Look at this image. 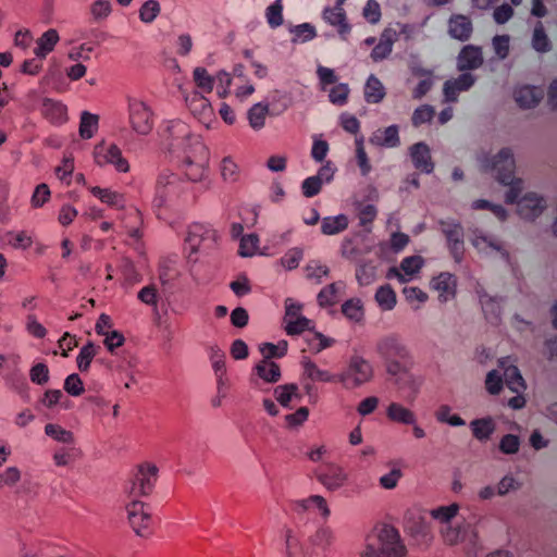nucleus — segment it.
Instances as JSON below:
<instances>
[{"mask_svg": "<svg viewBox=\"0 0 557 557\" xmlns=\"http://www.w3.org/2000/svg\"><path fill=\"white\" fill-rule=\"evenodd\" d=\"M410 157L416 169L430 174L434 170V164L431 160L430 148L424 143H417L410 148Z\"/></svg>", "mask_w": 557, "mask_h": 557, "instance_id": "nucleus-21", "label": "nucleus"}, {"mask_svg": "<svg viewBox=\"0 0 557 557\" xmlns=\"http://www.w3.org/2000/svg\"><path fill=\"white\" fill-rule=\"evenodd\" d=\"M322 17L327 24L337 28V33L343 40H347V36L351 32V25L347 22L343 5L335 4L333 8H325Z\"/></svg>", "mask_w": 557, "mask_h": 557, "instance_id": "nucleus-14", "label": "nucleus"}, {"mask_svg": "<svg viewBox=\"0 0 557 557\" xmlns=\"http://www.w3.org/2000/svg\"><path fill=\"white\" fill-rule=\"evenodd\" d=\"M317 478L329 491H336L344 485L347 480V474L342 467L327 463L324 469L317 474Z\"/></svg>", "mask_w": 557, "mask_h": 557, "instance_id": "nucleus-15", "label": "nucleus"}, {"mask_svg": "<svg viewBox=\"0 0 557 557\" xmlns=\"http://www.w3.org/2000/svg\"><path fill=\"white\" fill-rule=\"evenodd\" d=\"M336 535L333 529L326 524L318 527L315 532L309 537V543L323 553H326L329 548L335 543Z\"/></svg>", "mask_w": 557, "mask_h": 557, "instance_id": "nucleus-26", "label": "nucleus"}, {"mask_svg": "<svg viewBox=\"0 0 557 557\" xmlns=\"http://www.w3.org/2000/svg\"><path fill=\"white\" fill-rule=\"evenodd\" d=\"M128 521L135 533L146 537L151 533L152 517L147 510V505L139 500H133L126 506Z\"/></svg>", "mask_w": 557, "mask_h": 557, "instance_id": "nucleus-10", "label": "nucleus"}, {"mask_svg": "<svg viewBox=\"0 0 557 557\" xmlns=\"http://www.w3.org/2000/svg\"><path fill=\"white\" fill-rule=\"evenodd\" d=\"M432 287L438 292L441 302H446L456 295L457 281L455 275L448 272H442L431 282Z\"/></svg>", "mask_w": 557, "mask_h": 557, "instance_id": "nucleus-19", "label": "nucleus"}, {"mask_svg": "<svg viewBox=\"0 0 557 557\" xmlns=\"http://www.w3.org/2000/svg\"><path fill=\"white\" fill-rule=\"evenodd\" d=\"M406 530L410 535L421 540H426L430 535L429 525L421 518L408 521Z\"/></svg>", "mask_w": 557, "mask_h": 557, "instance_id": "nucleus-52", "label": "nucleus"}, {"mask_svg": "<svg viewBox=\"0 0 557 557\" xmlns=\"http://www.w3.org/2000/svg\"><path fill=\"white\" fill-rule=\"evenodd\" d=\"M59 39V34L54 28L46 30L37 40L35 54L40 59H45L54 49Z\"/></svg>", "mask_w": 557, "mask_h": 557, "instance_id": "nucleus-31", "label": "nucleus"}, {"mask_svg": "<svg viewBox=\"0 0 557 557\" xmlns=\"http://www.w3.org/2000/svg\"><path fill=\"white\" fill-rule=\"evenodd\" d=\"M473 33V24L469 16L453 14L448 20V34L459 41H468Z\"/></svg>", "mask_w": 557, "mask_h": 557, "instance_id": "nucleus-16", "label": "nucleus"}, {"mask_svg": "<svg viewBox=\"0 0 557 557\" xmlns=\"http://www.w3.org/2000/svg\"><path fill=\"white\" fill-rule=\"evenodd\" d=\"M257 375L268 383H276L281 379L280 366L271 360H261L256 364Z\"/></svg>", "mask_w": 557, "mask_h": 557, "instance_id": "nucleus-33", "label": "nucleus"}, {"mask_svg": "<svg viewBox=\"0 0 557 557\" xmlns=\"http://www.w3.org/2000/svg\"><path fill=\"white\" fill-rule=\"evenodd\" d=\"M194 140L191 149L184 150L181 157H176L181 160V168L190 184L205 177L209 162V152L205 144L200 139Z\"/></svg>", "mask_w": 557, "mask_h": 557, "instance_id": "nucleus-5", "label": "nucleus"}, {"mask_svg": "<svg viewBox=\"0 0 557 557\" xmlns=\"http://www.w3.org/2000/svg\"><path fill=\"white\" fill-rule=\"evenodd\" d=\"M45 433L51 438L64 443L70 444L74 441V435L71 431H67L60 426L59 424L48 423L45 426Z\"/></svg>", "mask_w": 557, "mask_h": 557, "instance_id": "nucleus-47", "label": "nucleus"}, {"mask_svg": "<svg viewBox=\"0 0 557 557\" xmlns=\"http://www.w3.org/2000/svg\"><path fill=\"white\" fill-rule=\"evenodd\" d=\"M473 436L481 441H487L495 431V424L492 418L474 419L470 422Z\"/></svg>", "mask_w": 557, "mask_h": 557, "instance_id": "nucleus-34", "label": "nucleus"}, {"mask_svg": "<svg viewBox=\"0 0 557 557\" xmlns=\"http://www.w3.org/2000/svg\"><path fill=\"white\" fill-rule=\"evenodd\" d=\"M301 366L304 368V374L313 382H338L337 374H331L326 370H321L308 357L302 358Z\"/></svg>", "mask_w": 557, "mask_h": 557, "instance_id": "nucleus-29", "label": "nucleus"}, {"mask_svg": "<svg viewBox=\"0 0 557 557\" xmlns=\"http://www.w3.org/2000/svg\"><path fill=\"white\" fill-rule=\"evenodd\" d=\"M362 15L370 24L379 23L382 16L380 3L376 0H368Z\"/></svg>", "mask_w": 557, "mask_h": 557, "instance_id": "nucleus-63", "label": "nucleus"}, {"mask_svg": "<svg viewBox=\"0 0 557 557\" xmlns=\"http://www.w3.org/2000/svg\"><path fill=\"white\" fill-rule=\"evenodd\" d=\"M375 352L391 376L407 373L413 363L409 347L397 333L381 336L375 343Z\"/></svg>", "mask_w": 557, "mask_h": 557, "instance_id": "nucleus-2", "label": "nucleus"}, {"mask_svg": "<svg viewBox=\"0 0 557 557\" xmlns=\"http://www.w3.org/2000/svg\"><path fill=\"white\" fill-rule=\"evenodd\" d=\"M64 389L71 396L77 397L84 393V384L77 373H72L64 381Z\"/></svg>", "mask_w": 557, "mask_h": 557, "instance_id": "nucleus-60", "label": "nucleus"}, {"mask_svg": "<svg viewBox=\"0 0 557 557\" xmlns=\"http://www.w3.org/2000/svg\"><path fill=\"white\" fill-rule=\"evenodd\" d=\"M434 109L429 104H423L417 108L412 114L411 121L413 126L418 127L426 122H430L434 116Z\"/></svg>", "mask_w": 557, "mask_h": 557, "instance_id": "nucleus-62", "label": "nucleus"}, {"mask_svg": "<svg viewBox=\"0 0 557 557\" xmlns=\"http://www.w3.org/2000/svg\"><path fill=\"white\" fill-rule=\"evenodd\" d=\"M158 468L154 465L145 463L138 467L135 474L129 495L132 496H146L149 495L157 481Z\"/></svg>", "mask_w": 557, "mask_h": 557, "instance_id": "nucleus-12", "label": "nucleus"}, {"mask_svg": "<svg viewBox=\"0 0 557 557\" xmlns=\"http://www.w3.org/2000/svg\"><path fill=\"white\" fill-rule=\"evenodd\" d=\"M478 294L486 320L497 323L502 313V298L492 297L484 290H478Z\"/></svg>", "mask_w": 557, "mask_h": 557, "instance_id": "nucleus-25", "label": "nucleus"}, {"mask_svg": "<svg viewBox=\"0 0 557 557\" xmlns=\"http://www.w3.org/2000/svg\"><path fill=\"white\" fill-rule=\"evenodd\" d=\"M483 64L482 49L478 46H465L457 57L459 71L476 70Z\"/></svg>", "mask_w": 557, "mask_h": 557, "instance_id": "nucleus-18", "label": "nucleus"}, {"mask_svg": "<svg viewBox=\"0 0 557 557\" xmlns=\"http://www.w3.org/2000/svg\"><path fill=\"white\" fill-rule=\"evenodd\" d=\"M112 12V5L109 0H96L90 5V13L95 21L107 18Z\"/></svg>", "mask_w": 557, "mask_h": 557, "instance_id": "nucleus-57", "label": "nucleus"}, {"mask_svg": "<svg viewBox=\"0 0 557 557\" xmlns=\"http://www.w3.org/2000/svg\"><path fill=\"white\" fill-rule=\"evenodd\" d=\"M513 96L520 108L531 109L540 103L543 99L544 92L542 88L525 85L516 88Z\"/></svg>", "mask_w": 557, "mask_h": 557, "instance_id": "nucleus-20", "label": "nucleus"}, {"mask_svg": "<svg viewBox=\"0 0 557 557\" xmlns=\"http://www.w3.org/2000/svg\"><path fill=\"white\" fill-rule=\"evenodd\" d=\"M162 137L166 141L169 151L175 157H181L184 150L191 149L194 139L199 136L191 133L190 127L181 120L166 121L162 125Z\"/></svg>", "mask_w": 557, "mask_h": 557, "instance_id": "nucleus-6", "label": "nucleus"}, {"mask_svg": "<svg viewBox=\"0 0 557 557\" xmlns=\"http://www.w3.org/2000/svg\"><path fill=\"white\" fill-rule=\"evenodd\" d=\"M304 258V249L299 247H294L288 249L285 255L280 259L282 267L286 270H295L298 268L300 261Z\"/></svg>", "mask_w": 557, "mask_h": 557, "instance_id": "nucleus-50", "label": "nucleus"}, {"mask_svg": "<svg viewBox=\"0 0 557 557\" xmlns=\"http://www.w3.org/2000/svg\"><path fill=\"white\" fill-rule=\"evenodd\" d=\"M377 210L373 205L363 206L358 213L359 224L367 231H371V225L375 220Z\"/></svg>", "mask_w": 557, "mask_h": 557, "instance_id": "nucleus-58", "label": "nucleus"}, {"mask_svg": "<svg viewBox=\"0 0 557 557\" xmlns=\"http://www.w3.org/2000/svg\"><path fill=\"white\" fill-rule=\"evenodd\" d=\"M100 347L96 346L92 342H88L84 345L76 358L77 368L81 372H87L92 359L98 354Z\"/></svg>", "mask_w": 557, "mask_h": 557, "instance_id": "nucleus-41", "label": "nucleus"}, {"mask_svg": "<svg viewBox=\"0 0 557 557\" xmlns=\"http://www.w3.org/2000/svg\"><path fill=\"white\" fill-rule=\"evenodd\" d=\"M356 278L362 286L370 285L375 280V268L363 263L356 269Z\"/></svg>", "mask_w": 557, "mask_h": 557, "instance_id": "nucleus-61", "label": "nucleus"}, {"mask_svg": "<svg viewBox=\"0 0 557 557\" xmlns=\"http://www.w3.org/2000/svg\"><path fill=\"white\" fill-rule=\"evenodd\" d=\"M195 195L191 191V184L183 181L177 174L163 171L159 174L156 183V195L152 206L161 209L176 203L193 201Z\"/></svg>", "mask_w": 557, "mask_h": 557, "instance_id": "nucleus-3", "label": "nucleus"}, {"mask_svg": "<svg viewBox=\"0 0 557 557\" xmlns=\"http://www.w3.org/2000/svg\"><path fill=\"white\" fill-rule=\"evenodd\" d=\"M216 231L206 223H193L188 226L185 238L186 248L189 250L188 258L199 252H208L216 244Z\"/></svg>", "mask_w": 557, "mask_h": 557, "instance_id": "nucleus-8", "label": "nucleus"}, {"mask_svg": "<svg viewBox=\"0 0 557 557\" xmlns=\"http://www.w3.org/2000/svg\"><path fill=\"white\" fill-rule=\"evenodd\" d=\"M388 420L400 424H414L417 417L414 412L399 403H391L386 409Z\"/></svg>", "mask_w": 557, "mask_h": 557, "instance_id": "nucleus-27", "label": "nucleus"}, {"mask_svg": "<svg viewBox=\"0 0 557 557\" xmlns=\"http://www.w3.org/2000/svg\"><path fill=\"white\" fill-rule=\"evenodd\" d=\"M369 141L379 147L395 148L400 145L399 131L397 125H391L384 129H377L372 134Z\"/></svg>", "mask_w": 557, "mask_h": 557, "instance_id": "nucleus-24", "label": "nucleus"}, {"mask_svg": "<svg viewBox=\"0 0 557 557\" xmlns=\"http://www.w3.org/2000/svg\"><path fill=\"white\" fill-rule=\"evenodd\" d=\"M90 193L101 202L107 203L110 207L115 209H123L125 207V198L123 194L98 186L90 187Z\"/></svg>", "mask_w": 557, "mask_h": 557, "instance_id": "nucleus-30", "label": "nucleus"}, {"mask_svg": "<svg viewBox=\"0 0 557 557\" xmlns=\"http://www.w3.org/2000/svg\"><path fill=\"white\" fill-rule=\"evenodd\" d=\"M504 379L507 387L513 393H522L525 389V382L516 366H510L504 371Z\"/></svg>", "mask_w": 557, "mask_h": 557, "instance_id": "nucleus-39", "label": "nucleus"}, {"mask_svg": "<svg viewBox=\"0 0 557 557\" xmlns=\"http://www.w3.org/2000/svg\"><path fill=\"white\" fill-rule=\"evenodd\" d=\"M285 545L287 557H302L300 541L289 529L285 533Z\"/></svg>", "mask_w": 557, "mask_h": 557, "instance_id": "nucleus-56", "label": "nucleus"}, {"mask_svg": "<svg viewBox=\"0 0 557 557\" xmlns=\"http://www.w3.org/2000/svg\"><path fill=\"white\" fill-rule=\"evenodd\" d=\"M209 359L212 364V369L214 371L215 376H219V383H225V354L224 351L216 345L210 346L209 348Z\"/></svg>", "mask_w": 557, "mask_h": 557, "instance_id": "nucleus-35", "label": "nucleus"}, {"mask_svg": "<svg viewBox=\"0 0 557 557\" xmlns=\"http://www.w3.org/2000/svg\"><path fill=\"white\" fill-rule=\"evenodd\" d=\"M129 123L139 135H147L153 128L152 112L149 107L139 100H131L128 103Z\"/></svg>", "mask_w": 557, "mask_h": 557, "instance_id": "nucleus-11", "label": "nucleus"}, {"mask_svg": "<svg viewBox=\"0 0 557 557\" xmlns=\"http://www.w3.org/2000/svg\"><path fill=\"white\" fill-rule=\"evenodd\" d=\"M74 171V160L70 157H64L62 163L57 166L55 175L61 182H64L66 185L71 184V176Z\"/></svg>", "mask_w": 557, "mask_h": 557, "instance_id": "nucleus-59", "label": "nucleus"}, {"mask_svg": "<svg viewBox=\"0 0 557 557\" xmlns=\"http://www.w3.org/2000/svg\"><path fill=\"white\" fill-rule=\"evenodd\" d=\"M99 117L88 111H83L79 122V136L83 139H90L98 129Z\"/></svg>", "mask_w": 557, "mask_h": 557, "instance_id": "nucleus-40", "label": "nucleus"}, {"mask_svg": "<svg viewBox=\"0 0 557 557\" xmlns=\"http://www.w3.org/2000/svg\"><path fill=\"white\" fill-rule=\"evenodd\" d=\"M515 168L513 153L510 148H503L491 162V170L495 173L496 180L500 184L509 186L505 196L506 202L517 203L518 213L522 219L534 220L543 212L545 200L535 193H528L518 200L523 182L515 176Z\"/></svg>", "mask_w": 557, "mask_h": 557, "instance_id": "nucleus-1", "label": "nucleus"}, {"mask_svg": "<svg viewBox=\"0 0 557 557\" xmlns=\"http://www.w3.org/2000/svg\"><path fill=\"white\" fill-rule=\"evenodd\" d=\"M363 95L366 102L372 104L380 103L384 99L386 95L385 87L374 74H371L368 77L364 85Z\"/></svg>", "mask_w": 557, "mask_h": 557, "instance_id": "nucleus-28", "label": "nucleus"}, {"mask_svg": "<svg viewBox=\"0 0 557 557\" xmlns=\"http://www.w3.org/2000/svg\"><path fill=\"white\" fill-rule=\"evenodd\" d=\"M342 313L350 321L361 322L364 318V310L360 299L351 298L342 305Z\"/></svg>", "mask_w": 557, "mask_h": 557, "instance_id": "nucleus-42", "label": "nucleus"}, {"mask_svg": "<svg viewBox=\"0 0 557 557\" xmlns=\"http://www.w3.org/2000/svg\"><path fill=\"white\" fill-rule=\"evenodd\" d=\"M269 113L268 104L261 102L253 104L247 113L249 125L255 131H260L264 127L265 117Z\"/></svg>", "mask_w": 557, "mask_h": 557, "instance_id": "nucleus-37", "label": "nucleus"}, {"mask_svg": "<svg viewBox=\"0 0 557 557\" xmlns=\"http://www.w3.org/2000/svg\"><path fill=\"white\" fill-rule=\"evenodd\" d=\"M373 376L372 364L361 356L350 357L348 366L339 374L337 381L347 389H354L369 382Z\"/></svg>", "mask_w": 557, "mask_h": 557, "instance_id": "nucleus-7", "label": "nucleus"}, {"mask_svg": "<svg viewBox=\"0 0 557 557\" xmlns=\"http://www.w3.org/2000/svg\"><path fill=\"white\" fill-rule=\"evenodd\" d=\"M94 159L99 166L112 165L120 173L129 171L127 159L115 144L107 145L104 141L97 144L94 149Z\"/></svg>", "mask_w": 557, "mask_h": 557, "instance_id": "nucleus-9", "label": "nucleus"}, {"mask_svg": "<svg viewBox=\"0 0 557 557\" xmlns=\"http://www.w3.org/2000/svg\"><path fill=\"white\" fill-rule=\"evenodd\" d=\"M41 114L53 125H62L67 121V108L59 100L44 98Z\"/></svg>", "mask_w": 557, "mask_h": 557, "instance_id": "nucleus-17", "label": "nucleus"}, {"mask_svg": "<svg viewBox=\"0 0 557 557\" xmlns=\"http://www.w3.org/2000/svg\"><path fill=\"white\" fill-rule=\"evenodd\" d=\"M159 13V2L157 0H148L139 9V18L144 23H152Z\"/></svg>", "mask_w": 557, "mask_h": 557, "instance_id": "nucleus-54", "label": "nucleus"}, {"mask_svg": "<svg viewBox=\"0 0 557 557\" xmlns=\"http://www.w3.org/2000/svg\"><path fill=\"white\" fill-rule=\"evenodd\" d=\"M196 86L202 92H211L214 87V77H212L205 67H196L193 73Z\"/></svg>", "mask_w": 557, "mask_h": 557, "instance_id": "nucleus-46", "label": "nucleus"}, {"mask_svg": "<svg viewBox=\"0 0 557 557\" xmlns=\"http://www.w3.org/2000/svg\"><path fill=\"white\" fill-rule=\"evenodd\" d=\"M532 47L537 52H547L550 50V40L545 33L542 22H537L532 36Z\"/></svg>", "mask_w": 557, "mask_h": 557, "instance_id": "nucleus-45", "label": "nucleus"}, {"mask_svg": "<svg viewBox=\"0 0 557 557\" xmlns=\"http://www.w3.org/2000/svg\"><path fill=\"white\" fill-rule=\"evenodd\" d=\"M311 508H317L324 520H326L331 515V510L325 498L320 495H311L307 498L297 499L293 503V510L297 513H304Z\"/></svg>", "mask_w": 557, "mask_h": 557, "instance_id": "nucleus-22", "label": "nucleus"}, {"mask_svg": "<svg viewBox=\"0 0 557 557\" xmlns=\"http://www.w3.org/2000/svg\"><path fill=\"white\" fill-rule=\"evenodd\" d=\"M349 221L347 215L338 214L336 216H325L321 221V232L324 235H336L344 232L348 227Z\"/></svg>", "mask_w": 557, "mask_h": 557, "instance_id": "nucleus-32", "label": "nucleus"}, {"mask_svg": "<svg viewBox=\"0 0 557 557\" xmlns=\"http://www.w3.org/2000/svg\"><path fill=\"white\" fill-rule=\"evenodd\" d=\"M375 300L382 310L389 311L396 306V294L393 288L386 284L376 290Z\"/></svg>", "mask_w": 557, "mask_h": 557, "instance_id": "nucleus-43", "label": "nucleus"}, {"mask_svg": "<svg viewBox=\"0 0 557 557\" xmlns=\"http://www.w3.org/2000/svg\"><path fill=\"white\" fill-rule=\"evenodd\" d=\"M259 245V237L256 234L244 235L240 238L239 255L242 257H252Z\"/></svg>", "mask_w": 557, "mask_h": 557, "instance_id": "nucleus-53", "label": "nucleus"}, {"mask_svg": "<svg viewBox=\"0 0 557 557\" xmlns=\"http://www.w3.org/2000/svg\"><path fill=\"white\" fill-rule=\"evenodd\" d=\"M259 349L264 360H271L272 358H282L287 352L288 343L284 339L280 341L277 344L263 343L260 345Z\"/></svg>", "mask_w": 557, "mask_h": 557, "instance_id": "nucleus-44", "label": "nucleus"}, {"mask_svg": "<svg viewBox=\"0 0 557 557\" xmlns=\"http://www.w3.org/2000/svg\"><path fill=\"white\" fill-rule=\"evenodd\" d=\"M186 103L190 112L199 120H209L213 115L210 101L198 91H194L187 96Z\"/></svg>", "mask_w": 557, "mask_h": 557, "instance_id": "nucleus-23", "label": "nucleus"}, {"mask_svg": "<svg viewBox=\"0 0 557 557\" xmlns=\"http://www.w3.org/2000/svg\"><path fill=\"white\" fill-rule=\"evenodd\" d=\"M349 95V87L345 83H339L333 86L329 92V99L333 104L344 106L347 102Z\"/></svg>", "mask_w": 557, "mask_h": 557, "instance_id": "nucleus-55", "label": "nucleus"}, {"mask_svg": "<svg viewBox=\"0 0 557 557\" xmlns=\"http://www.w3.org/2000/svg\"><path fill=\"white\" fill-rule=\"evenodd\" d=\"M345 284L343 282H334L320 290L317 300L321 307H329L337 301L338 293L344 289Z\"/></svg>", "mask_w": 557, "mask_h": 557, "instance_id": "nucleus-36", "label": "nucleus"}, {"mask_svg": "<svg viewBox=\"0 0 557 557\" xmlns=\"http://www.w3.org/2000/svg\"><path fill=\"white\" fill-rule=\"evenodd\" d=\"M407 548L403 543L397 529L383 524L375 532L366 537L364 549L361 557H405Z\"/></svg>", "mask_w": 557, "mask_h": 557, "instance_id": "nucleus-4", "label": "nucleus"}, {"mask_svg": "<svg viewBox=\"0 0 557 557\" xmlns=\"http://www.w3.org/2000/svg\"><path fill=\"white\" fill-rule=\"evenodd\" d=\"M30 381L38 385H44L49 381V369L46 363L39 362L32 367L29 371Z\"/></svg>", "mask_w": 557, "mask_h": 557, "instance_id": "nucleus-64", "label": "nucleus"}, {"mask_svg": "<svg viewBox=\"0 0 557 557\" xmlns=\"http://www.w3.org/2000/svg\"><path fill=\"white\" fill-rule=\"evenodd\" d=\"M267 22L271 28H276L283 24V3L282 0H275L265 11Z\"/></svg>", "mask_w": 557, "mask_h": 557, "instance_id": "nucleus-48", "label": "nucleus"}, {"mask_svg": "<svg viewBox=\"0 0 557 557\" xmlns=\"http://www.w3.org/2000/svg\"><path fill=\"white\" fill-rule=\"evenodd\" d=\"M274 395L276 400L285 408H290L289 403L292 399H301V395L298 392V386L293 383L276 386L274 389Z\"/></svg>", "mask_w": 557, "mask_h": 557, "instance_id": "nucleus-38", "label": "nucleus"}, {"mask_svg": "<svg viewBox=\"0 0 557 557\" xmlns=\"http://www.w3.org/2000/svg\"><path fill=\"white\" fill-rule=\"evenodd\" d=\"M285 323L286 333L293 336L301 334L305 331H310L312 321L302 315L294 319H288L287 321H285Z\"/></svg>", "mask_w": 557, "mask_h": 557, "instance_id": "nucleus-49", "label": "nucleus"}, {"mask_svg": "<svg viewBox=\"0 0 557 557\" xmlns=\"http://www.w3.org/2000/svg\"><path fill=\"white\" fill-rule=\"evenodd\" d=\"M458 510L459 506L457 504H451L449 506H442L433 509L431 515L434 519L442 522L443 525H447L450 524L451 519L456 517Z\"/></svg>", "mask_w": 557, "mask_h": 557, "instance_id": "nucleus-51", "label": "nucleus"}, {"mask_svg": "<svg viewBox=\"0 0 557 557\" xmlns=\"http://www.w3.org/2000/svg\"><path fill=\"white\" fill-rule=\"evenodd\" d=\"M443 234L445 235L448 248L455 261L460 262L465 248H463V227L459 222L451 220L440 222Z\"/></svg>", "mask_w": 557, "mask_h": 557, "instance_id": "nucleus-13", "label": "nucleus"}]
</instances>
